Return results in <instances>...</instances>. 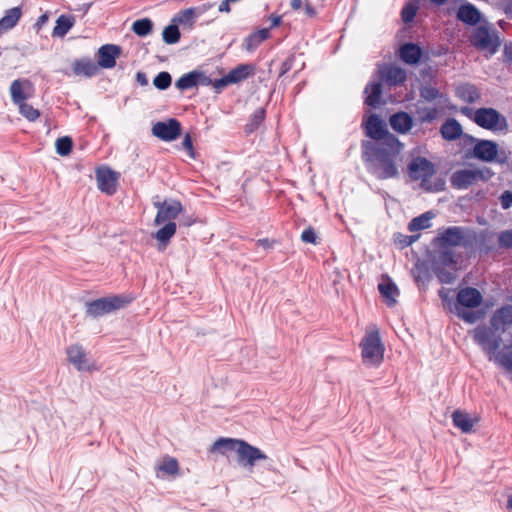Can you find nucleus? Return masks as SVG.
Here are the masks:
<instances>
[{
    "mask_svg": "<svg viewBox=\"0 0 512 512\" xmlns=\"http://www.w3.org/2000/svg\"><path fill=\"white\" fill-rule=\"evenodd\" d=\"M301 240L304 243L316 244L317 243V234H316V231L314 230V228H312V227L306 228L301 234Z\"/></svg>",
    "mask_w": 512,
    "mask_h": 512,
    "instance_id": "680f3d73",
    "label": "nucleus"
},
{
    "mask_svg": "<svg viewBox=\"0 0 512 512\" xmlns=\"http://www.w3.org/2000/svg\"><path fill=\"white\" fill-rule=\"evenodd\" d=\"M452 421L454 426L460 429L463 433L471 432L475 422L468 413L459 409L452 413Z\"/></svg>",
    "mask_w": 512,
    "mask_h": 512,
    "instance_id": "f704fd0d",
    "label": "nucleus"
},
{
    "mask_svg": "<svg viewBox=\"0 0 512 512\" xmlns=\"http://www.w3.org/2000/svg\"><path fill=\"white\" fill-rule=\"evenodd\" d=\"M429 260L431 266L454 267L457 264L456 255L450 248H434Z\"/></svg>",
    "mask_w": 512,
    "mask_h": 512,
    "instance_id": "4be33fe9",
    "label": "nucleus"
},
{
    "mask_svg": "<svg viewBox=\"0 0 512 512\" xmlns=\"http://www.w3.org/2000/svg\"><path fill=\"white\" fill-rule=\"evenodd\" d=\"M496 361L512 373V351L499 352Z\"/></svg>",
    "mask_w": 512,
    "mask_h": 512,
    "instance_id": "13d9d810",
    "label": "nucleus"
},
{
    "mask_svg": "<svg viewBox=\"0 0 512 512\" xmlns=\"http://www.w3.org/2000/svg\"><path fill=\"white\" fill-rule=\"evenodd\" d=\"M475 233L465 235V229L461 226H449L439 232L431 241L433 248H450L463 246L465 248L472 244Z\"/></svg>",
    "mask_w": 512,
    "mask_h": 512,
    "instance_id": "20e7f679",
    "label": "nucleus"
},
{
    "mask_svg": "<svg viewBox=\"0 0 512 512\" xmlns=\"http://www.w3.org/2000/svg\"><path fill=\"white\" fill-rule=\"evenodd\" d=\"M172 83V77L169 72H159L153 79V85L159 90H167Z\"/></svg>",
    "mask_w": 512,
    "mask_h": 512,
    "instance_id": "3c124183",
    "label": "nucleus"
},
{
    "mask_svg": "<svg viewBox=\"0 0 512 512\" xmlns=\"http://www.w3.org/2000/svg\"><path fill=\"white\" fill-rule=\"evenodd\" d=\"M154 206L158 210L155 217L156 225H160L164 222H173L172 220L176 219L183 209L181 202L175 199L155 202Z\"/></svg>",
    "mask_w": 512,
    "mask_h": 512,
    "instance_id": "ddd939ff",
    "label": "nucleus"
},
{
    "mask_svg": "<svg viewBox=\"0 0 512 512\" xmlns=\"http://www.w3.org/2000/svg\"><path fill=\"white\" fill-rule=\"evenodd\" d=\"M435 172L434 163L422 156L413 157L407 165L409 177L414 181L420 180V186L426 185L427 178H431Z\"/></svg>",
    "mask_w": 512,
    "mask_h": 512,
    "instance_id": "6e6552de",
    "label": "nucleus"
},
{
    "mask_svg": "<svg viewBox=\"0 0 512 512\" xmlns=\"http://www.w3.org/2000/svg\"><path fill=\"white\" fill-rule=\"evenodd\" d=\"M483 301L481 292L475 287L461 288L453 304L454 313L464 322L474 324L485 316L483 310H473L478 308Z\"/></svg>",
    "mask_w": 512,
    "mask_h": 512,
    "instance_id": "f03ea898",
    "label": "nucleus"
},
{
    "mask_svg": "<svg viewBox=\"0 0 512 512\" xmlns=\"http://www.w3.org/2000/svg\"><path fill=\"white\" fill-rule=\"evenodd\" d=\"M162 38L168 45L178 43L181 38L179 26L171 21L170 24L163 29Z\"/></svg>",
    "mask_w": 512,
    "mask_h": 512,
    "instance_id": "a19ab883",
    "label": "nucleus"
},
{
    "mask_svg": "<svg viewBox=\"0 0 512 512\" xmlns=\"http://www.w3.org/2000/svg\"><path fill=\"white\" fill-rule=\"evenodd\" d=\"M255 72V66L253 64L245 63L239 64L235 68L228 72V76L232 84H237L248 79Z\"/></svg>",
    "mask_w": 512,
    "mask_h": 512,
    "instance_id": "72a5a7b5",
    "label": "nucleus"
},
{
    "mask_svg": "<svg viewBox=\"0 0 512 512\" xmlns=\"http://www.w3.org/2000/svg\"><path fill=\"white\" fill-rule=\"evenodd\" d=\"M73 73L77 76H85L91 78L95 76L98 71V65L89 57L76 59L72 64Z\"/></svg>",
    "mask_w": 512,
    "mask_h": 512,
    "instance_id": "bb28decb",
    "label": "nucleus"
},
{
    "mask_svg": "<svg viewBox=\"0 0 512 512\" xmlns=\"http://www.w3.org/2000/svg\"><path fill=\"white\" fill-rule=\"evenodd\" d=\"M196 13V10L186 8L176 13L171 20L179 27L182 26L184 30H192L196 23V20L198 19L196 17Z\"/></svg>",
    "mask_w": 512,
    "mask_h": 512,
    "instance_id": "7c9ffc66",
    "label": "nucleus"
},
{
    "mask_svg": "<svg viewBox=\"0 0 512 512\" xmlns=\"http://www.w3.org/2000/svg\"><path fill=\"white\" fill-rule=\"evenodd\" d=\"M74 23V16L65 14L60 15L56 20V25L52 31V36L60 38L64 37L74 26Z\"/></svg>",
    "mask_w": 512,
    "mask_h": 512,
    "instance_id": "c9c22d12",
    "label": "nucleus"
},
{
    "mask_svg": "<svg viewBox=\"0 0 512 512\" xmlns=\"http://www.w3.org/2000/svg\"><path fill=\"white\" fill-rule=\"evenodd\" d=\"M20 113L29 121H35L40 116V112L38 109L34 108L32 105L26 103L25 101L18 105Z\"/></svg>",
    "mask_w": 512,
    "mask_h": 512,
    "instance_id": "603ef678",
    "label": "nucleus"
},
{
    "mask_svg": "<svg viewBox=\"0 0 512 512\" xmlns=\"http://www.w3.org/2000/svg\"><path fill=\"white\" fill-rule=\"evenodd\" d=\"M382 92V83L380 81L369 82L364 89L365 105L372 108L379 107L381 104Z\"/></svg>",
    "mask_w": 512,
    "mask_h": 512,
    "instance_id": "a878e982",
    "label": "nucleus"
},
{
    "mask_svg": "<svg viewBox=\"0 0 512 512\" xmlns=\"http://www.w3.org/2000/svg\"><path fill=\"white\" fill-rule=\"evenodd\" d=\"M382 80L389 86H398L406 81V71L398 66H389L380 71Z\"/></svg>",
    "mask_w": 512,
    "mask_h": 512,
    "instance_id": "cd10ccee",
    "label": "nucleus"
},
{
    "mask_svg": "<svg viewBox=\"0 0 512 512\" xmlns=\"http://www.w3.org/2000/svg\"><path fill=\"white\" fill-rule=\"evenodd\" d=\"M478 173L474 169H459L450 176V184L454 189L465 190L476 184Z\"/></svg>",
    "mask_w": 512,
    "mask_h": 512,
    "instance_id": "f3484780",
    "label": "nucleus"
},
{
    "mask_svg": "<svg viewBox=\"0 0 512 512\" xmlns=\"http://www.w3.org/2000/svg\"><path fill=\"white\" fill-rule=\"evenodd\" d=\"M270 37L271 33L268 32V29H257L256 31H253L243 39L242 49L249 53H252Z\"/></svg>",
    "mask_w": 512,
    "mask_h": 512,
    "instance_id": "393cba45",
    "label": "nucleus"
},
{
    "mask_svg": "<svg viewBox=\"0 0 512 512\" xmlns=\"http://www.w3.org/2000/svg\"><path fill=\"white\" fill-rule=\"evenodd\" d=\"M230 84H232V82L228 74H226L225 76L214 80L213 88L217 93H220L225 87H227Z\"/></svg>",
    "mask_w": 512,
    "mask_h": 512,
    "instance_id": "0e129e2a",
    "label": "nucleus"
},
{
    "mask_svg": "<svg viewBox=\"0 0 512 512\" xmlns=\"http://www.w3.org/2000/svg\"><path fill=\"white\" fill-rule=\"evenodd\" d=\"M432 217L433 215L431 212H425L420 216L414 217L408 224V230L410 232H415L429 228L431 226L430 220Z\"/></svg>",
    "mask_w": 512,
    "mask_h": 512,
    "instance_id": "ea45409f",
    "label": "nucleus"
},
{
    "mask_svg": "<svg viewBox=\"0 0 512 512\" xmlns=\"http://www.w3.org/2000/svg\"><path fill=\"white\" fill-rule=\"evenodd\" d=\"M419 95L422 100L425 102H433L435 100L441 99L444 94L436 87L431 85H421L419 87Z\"/></svg>",
    "mask_w": 512,
    "mask_h": 512,
    "instance_id": "c03bdc74",
    "label": "nucleus"
},
{
    "mask_svg": "<svg viewBox=\"0 0 512 512\" xmlns=\"http://www.w3.org/2000/svg\"><path fill=\"white\" fill-rule=\"evenodd\" d=\"M176 229L177 226L175 222H167L155 233L154 237L165 247L175 235Z\"/></svg>",
    "mask_w": 512,
    "mask_h": 512,
    "instance_id": "58836bf2",
    "label": "nucleus"
},
{
    "mask_svg": "<svg viewBox=\"0 0 512 512\" xmlns=\"http://www.w3.org/2000/svg\"><path fill=\"white\" fill-rule=\"evenodd\" d=\"M416 113L418 116L417 121L420 124L432 123L437 119L439 110L435 107H422L417 108Z\"/></svg>",
    "mask_w": 512,
    "mask_h": 512,
    "instance_id": "a18cd8bd",
    "label": "nucleus"
},
{
    "mask_svg": "<svg viewBox=\"0 0 512 512\" xmlns=\"http://www.w3.org/2000/svg\"><path fill=\"white\" fill-rule=\"evenodd\" d=\"M472 120L481 128L491 131H507L508 122L498 110L491 107L478 108Z\"/></svg>",
    "mask_w": 512,
    "mask_h": 512,
    "instance_id": "39448f33",
    "label": "nucleus"
},
{
    "mask_svg": "<svg viewBox=\"0 0 512 512\" xmlns=\"http://www.w3.org/2000/svg\"><path fill=\"white\" fill-rule=\"evenodd\" d=\"M159 469L168 475H174L178 472L179 465L175 458L167 457L159 466Z\"/></svg>",
    "mask_w": 512,
    "mask_h": 512,
    "instance_id": "6e6d98bb",
    "label": "nucleus"
},
{
    "mask_svg": "<svg viewBox=\"0 0 512 512\" xmlns=\"http://www.w3.org/2000/svg\"><path fill=\"white\" fill-rule=\"evenodd\" d=\"M389 124L395 132L406 134L412 129L414 119L406 111H397L389 117Z\"/></svg>",
    "mask_w": 512,
    "mask_h": 512,
    "instance_id": "6ab92c4d",
    "label": "nucleus"
},
{
    "mask_svg": "<svg viewBox=\"0 0 512 512\" xmlns=\"http://www.w3.org/2000/svg\"><path fill=\"white\" fill-rule=\"evenodd\" d=\"M10 94L13 103L16 105L23 103L27 99V95L24 93L22 83L19 79L11 83Z\"/></svg>",
    "mask_w": 512,
    "mask_h": 512,
    "instance_id": "de8ad7c7",
    "label": "nucleus"
},
{
    "mask_svg": "<svg viewBox=\"0 0 512 512\" xmlns=\"http://www.w3.org/2000/svg\"><path fill=\"white\" fill-rule=\"evenodd\" d=\"M493 29L494 25L482 17V23L475 26L468 37L470 45L478 51H484V44Z\"/></svg>",
    "mask_w": 512,
    "mask_h": 512,
    "instance_id": "dca6fc26",
    "label": "nucleus"
},
{
    "mask_svg": "<svg viewBox=\"0 0 512 512\" xmlns=\"http://www.w3.org/2000/svg\"><path fill=\"white\" fill-rule=\"evenodd\" d=\"M56 152L60 156H67L71 153L73 147V141L69 136H63L56 140L55 143Z\"/></svg>",
    "mask_w": 512,
    "mask_h": 512,
    "instance_id": "8fccbe9b",
    "label": "nucleus"
},
{
    "mask_svg": "<svg viewBox=\"0 0 512 512\" xmlns=\"http://www.w3.org/2000/svg\"><path fill=\"white\" fill-rule=\"evenodd\" d=\"M118 173L108 167L96 170L98 189L107 195H113L117 190Z\"/></svg>",
    "mask_w": 512,
    "mask_h": 512,
    "instance_id": "2eb2a0df",
    "label": "nucleus"
},
{
    "mask_svg": "<svg viewBox=\"0 0 512 512\" xmlns=\"http://www.w3.org/2000/svg\"><path fill=\"white\" fill-rule=\"evenodd\" d=\"M455 96L464 103L474 104L481 99V92L476 85L465 82L455 87Z\"/></svg>",
    "mask_w": 512,
    "mask_h": 512,
    "instance_id": "5701e85b",
    "label": "nucleus"
},
{
    "mask_svg": "<svg viewBox=\"0 0 512 512\" xmlns=\"http://www.w3.org/2000/svg\"><path fill=\"white\" fill-rule=\"evenodd\" d=\"M404 144L397 136L385 142H361V158L366 171L377 180L398 179L401 175Z\"/></svg>",
    "mask_w": 512,
    "mask_h": 512,
    "instance_id": "f257e3e1",
    "label": "nucleus"
},
{
    "mask_svg": "<svg viewBox=\"0 0 512 512\" xmlns=\"http://www.w3.org/2000/svg\"><path fill=\"white\" fill-rule=\"evenodd\" d=\"M481 12L470 2H464L457 11V19L466 25L477 26L482 23Z\"/></svg>",
    "mask_w": 512,
    "mask_h": 512,
    "instance_id": "412c9836",
    "label": "nucleus"
},
{
    "mask_svg": "<svg viewBox=\"0 0 512 512\" xmlns=\"http://www.w3.org/2000/svg\"><path fill=\"white\" fill-rule=\"evenodd\" d=\"M181 132V123L176 118L158 121L152 127L153 135L166 142L176 140L181 135Z\"/></svg>",
    "mask_w": 512,
    "mask_h": 512,
    "instance_id": "f8f14e48",
    "label": "nucleus"
},
{
    "mask_svg": "<svg viewBox=\"0 0 512 512\" xmlns=\"http://www.w3.org/2000/svg\"><path fill=\"white\" fill-rule=\"evenodd\" d=\"M22 15L21 7H13L6 11L5 15L0 18V35L6 33L15 27Z\"/></svg>",
    "mask_w": 512,
    "mask_h": 512,
    "instance_id": "473e14b6",
    "label": "nucleus"
},
{
    "mask_svg": "<svg viewBox=\"0 0 512 512\" xmlns=\"http://www.w3.org/2000/svg\"><path fill=\"white\" fill-rule=\"evenodd\" d=\"M266 111L264 108H258L254 111V113L250 116L248 123L245 125L246 133H253L256 131L259 126L263 123L265 119Z\"/></svg>",
    "mask_w": 512,
    "mask_h": 512,
    "instance_id": "37998d69",
    "label": "nucleus"
},
{
    "mask_svg": "<svg viewBox=\"0 0 512 512\" xmlns=\"http://www.w3.org/2000/svg\"><path fill=\"white\" fill-rule=\"evenodd\" d=\"M294 61H295V57L293 55H291L285 61L282 62L281 67H280L279 77L285 75L292 69V67L294 65Z\"/></svg>",
    "mask_w": 512,
    "mask_h": 512,
    "instance_id": "338daca9",
    "label": "nucleus"
},
{
    "mask_svg": "<svg viewBox=\"0 0 512 512\" xmlns=\"http://www.w3.org/2000/svg\"><path fill=\"white\" fill-rule=\"evenodd\" d=\"M498 144L489 139L477 141L473 148L465 153V158H475L482 162L493 163L498 158Z\"/></svg>",
    "mask_w": 512,
    "mask_h": 512,
    "instance_id": "9d476101",
    "label": "nucleus"
},
{
    "mask_svg": "<svg viewBox=\"0 0 512 512\" xmlns=\"http://www.w3.org/2000/svg\"><path fill=\"white\" fill-rule=\"evenodd\" d=\"M503 42L500 32L494 27L493 31L484 44V51L488 56L495 55Z\"/></svg>",
    "mask_w": 512,
    "mask_h": 512,
    "instance_id": "e433bc0d",
    "label": "nucleus"
},
{
    "mask_svg": "<svg viewBox=\"0 0 512 512\" xmlns=\"http://www.w3.org/2000/svg\"><path fill=\"white\" fill-rule=\"evenodd\" d=\"M198 70H193L183 74L175 83L177 89L184 91L197 87Z\"/></svg>",
    "mask_w": 512,
    "mask_h": 512,
    "instance_id": "4c0bfd02",
    "label": "nucleus"
},
{
    "mask_svg": "<svg viewBox=\"0 0 512 512\" xmlns=\"http://www.w3.org/2000/svg\"><path fill=\"white\" fill-rule=\"evenodd\" d=\"M499 330H495L491 325L479 326L474 332V341L482 347L488 354H494L501 346L502 337Z\"/></svg>",
    "mask_w": 512,
    "mask_h": 512,
    "instance_id": "0eeeda50",
    "label": "nucleus"
},
{
    "mask_svg": "<svg viewBox=\"0 0 512 512\" xmlns=\"http://www.w3.org/2000/svg\"><path fill=\"white\" fill-rule=\"evenodd\" d=\"M291 6L293 10L303 12L309 18L316 15V10L310 2H291Z\"/></svg>",
    "mask_w": 512,
    "mask_h": 512,
    "instance_id": "864d4df0",
    "label": "nucleus"
},
{
    "mask_svg": "<svg viewBox=\"0 0 512 512\" xmlns=\"http://www.w3.org/2000/svg\"><path fill=\"white\" fill-rule=\"evenodd\" d=\"M408 235L397 232L393 235L394 243L397 244L401 249L408 247Z\"/></svg>",
    "mask_w": 512,
    "mask_h": 512,
    "instance_id": "774afa93",
    "label": "nucleus"
},
{
    "mask_svg": "<svg viewBox=\"0 0 512 512\" xmlns=\"http://www.w3.org/2000/svg\"><path fill=\"white\" fill-rule=\"evenodd\" d=\"M445 187H446V183H445L444 179H442V178H437L433 182L430 180V178H427V184L424 186H421V188L423 190H425L426 192H432V193L444 191Z\"/></svg>",
    "mask_w": 512,
    "mask_h": 512,
    "instance_id": "5fc2aeb1",
    "label": "nucleus"
},
{
    "mask_svg": "<svg viewBox=\"0 0 512 512\" xmlns=\"http://www.w3.org/2000/svg\"><path fill=\"white\" fill-rule=\"evenodd\" d=\"M134 300L131 294H118L102 297L85 303L86 315L99 318L119 309L125 308Z\"/></svg>",
    "mask_w": 512,
    "mask_h": 512,
    "instance_id": "7ed1b4c3",
    "label": "nucleus"
},
{
    "mask_svg": "<svg viewBox=\"0 0 512 512\" xmlns=\"http://www.w3.org/2000/svg\"><path fill=\"white\" fill-rule=\"evenodd\" d=\"M499 201H500L502 209L508 210L509 208H511L512 207V191L505 190L504 192H502L501 195L499 196Z\"/></svg>",
    "mask_w": 512,
    "mask_h": 512,
    "instance_id": "e2e57ef3",
    "label": "nucleus"
},
{
    "mask_svg": "<svg viewBox=\"0 0 512 512\" xmlns=\"http://www.w3.org/2000/svg\"><path fill=\"white\" fill-rule=\"evenodd\" d=\"M153 30V22L149 18L138 19L132 24V31L140 37L149 35Z\"/></svg>",
    "mask_w": 512,
    "mask_h": 512,
    "instance_id": "79ce46f5",
    "label": "nucleus"
},
{
    "mask_svg": "<svg viewBox=\"0 0 512 512\" xmlns=\"http://www.w3.org/2000/svg\"><path fill=\"white\" fill-rule=\"evenodd\" d=\"M362 127L372 142H385L388 137L395 136L388 131L385 122L375 113H371L363 120Z\"/></svg>",
    "mask_w": 512,
    "mask_h": 512,
    "instance_id": "1a4fd4ad",
    "label": "nucleus"
},
{
    "mask_svg": "<svg viewBox=\"0 0 512 512\" xmlns=\"http://www.w3.org/2000/svg\"><path fill=\"white\" fill-rule=\"evenodd\" d=\"M362 358L365 363L379 365L384 356V346L377 330L366 334L362 341Z\"/></svg>",
    "mask_w": 512,
    "mask_h": 512,
    "instance_id": "423d86ee",
    "label": "nucleus"
},
{
    "mask_svg": "<svg viewBox=\"0 0 512 512\" xmlns=\"http://www.w3.org/2000/svg\"><path fill=\"white\" fill-rule=\"evenodd\" d=\"M398 55L404 63L416 65L420 62L423 51L418 44L407 42L400 46Z\"/></svg>",
    "mask_w": 512,
    "mask_h": 512,
    "instance_id": "b1692460",
    "label": "nucleus"
},
{
    "mask_svg": "<svg viewBox=\"0 0 512 512\" xmlns=\"http://www.w3.org/2000/svg\"><path fill=\"white\" fill-rule=\"evenodd\" d=\"M122 48L116 44H104L97 51L98 68L111 69L115 67L117 58L121 55Z\"/></svg>",
    "mask_w": 512,
    "mask_h": 512,
    "instance_id": "4468645a",
    "label": "nucleus"
},
{
    "mask_svg": "<svg viewBox=\"0 0 512 512\" xmlns=\"http://www.w3.org/2000/svg\"><path fill=\"white\" fill-rule=\"evenodd\" d=\"M474 171L478 173V176H476L477 181L487 182L494 176V172L488 167H483L482 169H474Z\"/></svg>",
    "mask_w": 512,
    "mask_h": 512,
    "instance_id": "69168bd1",
    "label": "nucleus"
},
{
    "mask_svg": "<svg viewBox=\"0 0 512 512\" xmlns=\"http://www.w3.org/2000/svg\"><path fill=\"white\" fill-rule=\"evenodd\" d=\"M240 439L224 438L217 439L209 448V452L220 455H227L229 452H237Z\"/></svg>",
    "mask_w": 512,
    "mask_h": 512,
    "instance_id": "c756f323",
    "label": "nucleus"
},
{
    "mask_svg": "<svg viewBox=\"0 0 512 512\" xmlns=\"http://www.w3.org/2000/svg\"><path fill=\"white\" fill-rule=\"evenodd\" d=\"M447 267L448 266H431L433 273L442 284H451L456 279L454 272L449 271Z\"/></svg>",
    "mask_w": 512,
    "mask_h": 512,
    "instance_id": "49530a36",
    "label": "nucleus"
},
{
    "mask_svg": "<svg viewBox=\"0 0 512 512\" xmlns=\"http://www.w3.org/2000/svg\"><path fill=\"white\" fill-rule=\"evenodd\" d=\"M419 2H406L401 10V19L405 24L413 22L419 9Z\"/></svg>",
    "mask_w": 512,
    "mask_h": 512,
    "instance_id": "09e8293b",
    "label": "nucleus"
},
{
    "mask_svg": "<svg viewBox=\"0 0 512 512\" xmlns=\"http://www.w3.org/2000/svg\"><path fill=\"white\" fill-rule=\"evenodd\" d=\"M262 20L264 23L268 24V26L263 27V29H268V32L271 33L272 29L280 26V24L282 23V16L272 13L270 15L264 16Z\"/></svg>",
    "mask_w": 512,
    "mask_h": 512,
    "instance_id": "bf43d9fd",
    "label": "nucleus"
},
{
    "mask_svg": "<svg viewBox=\"0 0 512 512\" xmlns=\"http://www.w3.org/2000/svg\"><path fill=\"white\" fill-rule=\"evenodd\" d=\"M236 453L238 464L250 470L255 466L257 461L268 459V456L261 449L242 439L239 441Z\"/></svg>",
    "mask_w": 512,
    "mask_h": 512,
    "instance_id": "9b49d317",
    "label": "nucleus"
},
{
    "mask_svg": "<svg viewBox=\"0 0 512 512\" xmlns=\"http://www.w3.org/2000/svg\"><path fill=\"white\" fill-rule=\"evenodd\" d=\"M498 246L503 249L512 248V229L501 231L498 234Z\"/></svg>",
    "mask_w": 512,
    "mask_h": 512,
    "instance_id": "4d7b16f0",
    "label": "nucleus"
},
{
    "mask_svg": "<svg viewBox=\"0 0 512 512\" xmlns=\"http://www.w3.org/2000/svg\"><path fill=\"white\" fill-rule=\"evenodd\" d=\"M67 356L69 362L78 370V371H90L92 366L86 356V353L82 346L80 345H72L67 348Z\"/></svg>",
    "mask_w": 512,
    "mask_h": 512,
    "instance_id": "aec40b11",
    "label": "nucleus"
},
{
    "mask_svg": "<svg viewBox=\"0 0 512 512\" xmlns=\"http://www.w3.org/2000/svg\"><path fill=\"white\" fill-rule=\"evenodd\" d=\"M490 325L501 333L506 327L512 325V305H505L498 308L490 318Z\"/></svg>",
    "mask_w": 512,
    "mask_h": 512,
    "instance_id": "a211bd4d",
    "label": "nucleus"
},
{
    "mask_svg": "<svg viewBox=\"0 0 512 512\" xmlns=\"http://www.w3.org/2000/svg\"><path fill=\"white\" fill-rule=\"evenodd\" d=\"M452 289H446V288H441L439 291H438V296L439 298L441 299V301L443 302V305L444 306H447L448 309L454 313V307H453V304L455 302L452 301V297L450 296V294L452 293Z\"/></svg>",
    "mask_w": 512,
    "mask_h": 512,
    "instance_id": "052dcab7",
    "label": "nucleus"
},
{
    "mask_svg": "<svg viewBox=\"0 0 512 512\" xmlns=\"http://www.w3.org/2000/svg\"><path fill=\"white\" fill-rule=\"evenodd\" d=\"M378 290L388 306H393L396 303L395 297L399 295V289L391 278L386 277L383 282L379 283Z\"/></svg>",
    "mask_w": 512,
    "mask_h": 512,
    "instance_id": "2f4dec72",
    "label": "nucleus"
},
{
    "mask_svg": "<svg viewBox=\"0 0 512 512\" xmlns=\"http://www.w3.org/2000/svg\"><path fill=\"white\" fill-rule=\"evenodd\" d=\"M440 134L446 141H455L462 137L463 128L457 119L448 118L441 125Z\"/></svg>",
    "mask_w": 512,
    "mask_h": 512,
    "instance_id": "c85d7f7f",
    "label": "nucleus"
}]
</instances>
